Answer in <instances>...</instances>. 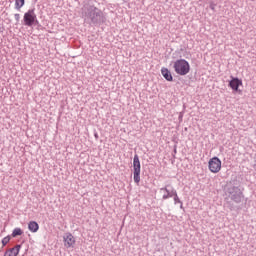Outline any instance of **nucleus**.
Wrapping results in <instances>:
<instances>
[{"mask_svg":"<svg viewBox=\"0 0 256 256\" xmlns=\"http://www.w3.org/2000/svg\"><path fill=\"white\" fill-rule=\"evenodd\" d=\"M82 17L84 18V21H87L90 25H99V23L105 21L103 12L95 7V5L91 4H85L82 7Z\"/></svg>","mask_w":256,"mask_h":256,"instance_id":"1","label":"nucleus"},{"mask_svg":"<svg viewBox=\"0 0 256 256\" xmlns=\"http://www.w3.org/2000/svg\"><path fill=\"white\" fill-rule=\"evenodd\" d=\"M226 195L234 203H241L243 201V191L238 186H230L226 189Z\"/></svg>","mask_w":256,"mask_h":256,"instance_id":"2","label":"nucleus"},{"mask_svg":"<svg viewBox=\"0 0 256 256\" xmlns=\"http://www.w3.org/2000/svg\"><path fill=\"white\" fill-rule=\"evenodd\" d=\"M133 175L134 183L139 185L141 183V161L139 160V155L135 154L133 158Z\"/></svg>","mask_w":256,"mask_h":256,"instance_id":"3","label":"nucleus"},{"mask_svg":"<svg viewBox=\"0 0 256 256\" xmlns=\"http://www.w3.org/2000/svg\"><path fill=\"white\" fill-rule=\"evenodd\" d=\"M37 21V14H35V9H30L24 14V25L27 27H33Z\"/></svg>","mask_w":256,"mask_h":256,"instance_id":"4","label":"nucleus"},{"mask_svg":"<svg viewBox=\"0 0 256 256\" xmlns=\"http://www.w3.org/2000/svg\"><path fill=\"white\" fill-rule=\"evenodd\" d=\"M208 169L211 173H219L221 171V159L217 156L211 158L208 162Z\"/></svg>","mask_w":256,"mask_h":256,"instance_id":"5","label":"nucleus"},{"mask_svg":"<svg viewBox=\"0 0 256 256\" xmlns=\"http://www.w3.org/2000/svg\"><path fill=\"white\" fill-rule=\"evenodd\" d=\"M64 239V247L67 249L75 246V237L71 233H67L63 236Z\"/></svg>","mask_w":256,"mask_h":256,"instance_id":"6","label":"nucleus"},{"mask_svg":"<svg viewBox=\"0 0 256 256\" xmlns=\"http://www.w3.org/2000/svg\"><path fill=\"white\" fill-rule=\"evenodd\" d=\"M177 75H187L191 71L190 65H174Z\"/></svg>","mask_w":256,"mask_h":256,"instance_id":"7","label":"nucleus"},{"mask_svg":"<svg viewBox=\"0 0 256 256\" xmlns=\"http://www.w3.org/2000/svg\"><path fill=\"white\" fill-rule=\"evenodd\" d=\"M241 85H243V81H241L239 78L232 77V79L229 81V87L233 91H239V87H241Z\"/></svg>","mask_w":256,"mask_h":256,"instance_id":"8","label":"nucleus"},{"mask_svg":"<svg viewBox=\"0 0 256 256\" xmlns=\"http://www.w3.org/2000/svg\"><path fill=\"white\" fill-rule=\"evenodd\" d=\"M19 251H21V244H17L15 247L7 250L4 253V256H17V255H19Z\"/></svg>","mask_w":256,"mask_h":256,"instance_id":"9","label":"nucleus"},{"mask_svg":"<svg viewBox=\"0 0 256 256\" xmlns=\"http://www.w3.org/2000/svg\"><path fill=\"white\" fill-rule=\"evenodd\" d=\"M161 75L164 77L166 81H173V75L171 74V71H169V69L162 67Z\"/></svg>","mask_w":256,"mask_h":256,"instance_id":"10","label":"nucleus"},{"mask_svg":"<svg viewBox=\"0 0 256 256\" xmlns=\"http://www.w3.org/2000/svg\"><path fill=\"white\" fill-rule=\"evenodd\" d=\"M177 190L173 187L171 189L168 188V191L162 196L163 201H167V199H171L175 195Z\"/></svg>","mask_w":256,"mask_h":256,"instance_id":"11","label":"nucleus"},{"mask_svg":"<svg viewBox=\"0 0 256 256\" xmlns=\"http://www.w3.org/2000/svg\"><path fill=\"white\" fill-rule=\"evenodd\" d=\"M28 229L31 231V233H37V231H39V223L36 221H30L28 223Z\"/></svg>","mask_w":256,"mask_h":256,"instance_id":"12","label":"nucleus"},{"mask_svg":"<svg viewBox=\"0 0 256 256\" xmlns=\"http://www.w3.org/2000/svg\"><path fill=\"white\" fill-rule=\"evenodd\" d=\"M25 5V0H15L16 11H21V7Z\"/></svg>","mask_w":256,"mask_h":256,"instance_id":"13","label":"nucleus"},{"mask_svg":"<svg viewBox=\"0 0 256 256\" xmlns=\"http://www.w3.org/2000/svg\"><path fill=\"white\" fill-rule=\"evenodd\" d=\"M23 235V230L21 228H15L12 232V237H19Z\"/></svg>","mask_w":256,"mask_h":256,"instance_id":"14","label":"nucleus"},{"mask_svg":"<svg viewBox=\"0 0 256 256\" xmlns=\"http://www.w3.org/2000/svg\"><path fill=\"white\" fill-rule=\"evenodd\" d=\"M172 197L174 199V205H177L178 203L179 204L183 203V201H181V199L179 198V195L177 194V191H176V193Z\"/></svg>","mask_w":256,"mask_h":256,"instance_id":"15","label":"nucleus"},{"mask_svg":"<svg viewBox=\"0 0 256 256\" xmlns=\"http://www.w3.org/2000/svg\"><path fill=\"white\" fill-rule=\"evenodd\" d=\"M9 241H11V236H10V235L4 237V238L2 239V245H3V247H5V245H7V243H9Z\"/></svg>","mask_w":256,"mask_h":256,"instance_id":"16","label":"nucleus"},{"mask_svg":"<svg viewBox=\"0 0 256 256\" xmlns=\"http://www.w3.org/2000/svg\"><path fill=\"white\" fill-rule=\"evenodd\" d=\"M175 65H189V62H187L185 59H180L175 62Z\"/></svg>","mask_w":256,"mask_h":256,"instance_id":"17","label":"nucleus"},{"mask_svg":"<svg viewBox=\"0 0 256 256\" xmlns=\"http://www.w3.org/2000/svg\"><path fill=\"white\" fill-rule=\"evenodd\" d=\"M14 19L17 23H19V21L21 20V15L20 14H15L14 15Z\"/></svg>","mask_w":256,"mask_h":256,"instance_id":"18","label":"nucleus"},{"mask_svg":"<svg viewBox=\"0 0 256 256\" xmlns=\"http://www.w3.org/2000/svg\"><path fill=\"white\" fill-rule=\"evenodd\" d=\"M169 187H171V185L168 184L165 187L160 188V191H164L165 193H167Z\"/></svg>","mask_w":256,"mask_h":256,"instance_id":"19","label":"nucleus"},{"mask_svg":"<svg viewBox=\"0 0 256 256\" xmlns=\"http://www.w3.org/2000/svg\"><path fill=\"white\" fill-rule=\"evenodd\" d=\"M210 9H212V11H215V5H214V4H211V5H210Z\"/></svg>","mask_w":256,"mask_h":256,"instance_id":"20","label":"nucleus"},{"mask_svg":"<svg viewBox=\"0 0 256 256\" xmlns=\"http://www.w3.org/2000/svg\"><path fill=\"white\" fill-rule=\"evenodd\" d=\"M180 209H182V211H185V207H183V202L182 204H180Z\"/></svg>","mask_w":256,"mask_h":256,"instance_id":"21","label":"nucleus"},{"mask_svg":"<svg viewBox=\"0 0 256 256\" xmlns=\"http://www.w3.org/2000/svg\"><path fill=\"white\" fill-rule=\"evenodd\" d=\"M174 153H177V146L174 147Z\"/></svg>","mask_w":256,"mask_h":256,"instance_id":"22","label":"nucleus"},{"mask_svg":"<svg viewBox=\"0 0 256 256\" xmlns=\"http://www.w3.org/2000/svg\"><path fill=\"white\" fill-rule=\"evenodd\" d=\"M95 137H96V139H98V138H99V135L95 134Z\"/></svg>","mask_w":256,"mask_h":256,"instance_id":"23","label":"nucleus"}]
</instances>
